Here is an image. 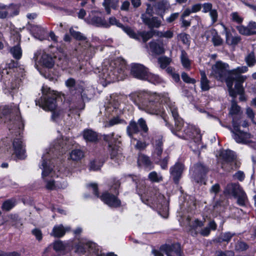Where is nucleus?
<instances>
[{
    "label": "nucleus",
    "instance_id": "4c0bfd02",
    "mask_svg": "<svg viewBox=\"0 0 256 256\" xmlns=\"http://www.w3.org/2000/svg\"><path fill=\"white\" fill-rule=\"evenodd\" d=\"M32 31L36 38L41 40L44 39L45 30L44 28L38 26H35L32 28Z\"/></svg>",
    "mask_w": 256,
    "mask_h": 256
},
{
    "label": "nucleus",
    "instance_id": "39448f33",
    "mask_svg": "<svg viewBox=\"0 0 256 256\" xmlns=\"http://www.w3.org/2000/svg\"><path fill=\"white\" fill-rule=\"evenodd\" d=\"M66 85L69 88L71 95L72 101L74 106L77 110H83L84 108V101L88 100L86 94L83 86L76 84L75 80L70 78L66 81Z\"/></svg>",
    "mask_w": 256,
    "mask_h": 256
},
{
    "label": "nucleus",
    "instance_id": "5701e85b",
    "mask_svg": "<svg viewBox=\"0 0 256 256\" xmlns=\"http://www.w3.org/2000/svg\"><path fill=\"white\" fill-rule=\"evenodd\" d=\"M97 248V245L94 242H88L86 244L80 242L77 245L76 252L78 254H84L88 250L90 252H95Z\"/></svg>",
    "mask_w": 256,
    "mask_h": 256
},
{
    "label": "nucleus",
    "instance_id": "0e129e2a",
    "mask_svg": "<svg viewBox=\"0 0 256 256\" xmlns=\"http://www.w3.org/2000/svg\"><path fill=\"white\" fill-rule=\"evenodd\" d=\"M122 122H123V120H120L118 117H114L110 120L108 124L106 125V126H112L115 124H120Z\"/></svg>",
    "mask_w": 256,
    "mask_h": 256
},
{
    "label": "nucleus",
    "instance_id": "a18cd8bd",
    "mask_svg": "<svg viewBox=\"0 0 256 256\" xmlns=\"http://www.w3.org/2000/svg\"><path fill=\"white\" fill-rule=\"evenodd\" d=\"M237 30L238 31V32L243 35H246V36H250V35H253L254 32L250 30V29L248 26H244L242 25H240L238 26H237L236 27Z\"/></svg>",
    "mask_w": 256,
    "mask_h": 256
},
{
    "label": "nucleus",
    "instance_id": "393cba45",
    "mask_svg": "<svg viewBox=\"0 0 256 256\" xmlns=\"http://www.w3.org/2000/svg\"><path fill=\"white\" fill-rule=\"evenodd\" d=\"M204 36L208 40L210 36H212V40L215 46H220L222 43V38L218 36L215 29H210L206 31L204 33Z\"/></svg>",
    "mask_w": 256,
    "mask_h": 256
},
{
    "label": "nucleus",
    "instance_id": "49530a36",
    "mask_svg": "<svg viewBox=\"0 0 256 256\" xmlns=\"http://www.w3.org/2000/svg\"><path fill=\"white\" fill-rule=\"evenodd\" d=\"M70 32L72 36L78 40H85L86 38L80 32L76 31L72 28H70Z\"/></svg>",
    "mask_w": 256,
    "mask_h": 256
},
{
    "label": "nucleus",
    "instance_id": "09e8293b",
    "mask_svg": "<svg viewBox=\"0 0 256 256\" xmlns=\"http://www.w3.org/2000/svg\"><path fill=\"white\" fill-rule=\"evenodd\" d=\"M178 38L181 40L182 42L188 46L190 44V36L186 33H181L178 34Z\"/></svg>",
    "mask_w": 256,
    "mask_h": 256
},
{
    "label": "nucleus",
    "instance_id": "b1692460",
    "mask_svg": "<svg viewBox=\"0 0 256 256\" xmlns=\"http://www.w3.org/2000/svg\"><path fill=\"white\" fill-rule=\"evenodd\" d=\"M193 171V175L194 176V180L196 182H198V180L196 178V176L201 179L202 176L205 174L208 171V168L200 163H198L195 164L192 168Z\"/></svg>",
    "mask_w": 256,
    "mask_h": 256
},
{
    "label": "nucleus",
    "instance_id": "2f4dec72",
    "mask_svg": "<svg viewBox=\"0 0 256 256\" xmlns=\"http://www.w3.org/2000/svg\"><path fill=\"white\" fill-rule=\"evenodd\" d=\"M67 247V244L60 240H57L53 244V248L58 255H64Z\"/></svg>",
    "mask_w": 256,
    "mask_h": 256
},
{
    "label": "nucleus",
    "instance_id": "79ce46f5",
    "mask_svg": "<svg viewBox=\"0 0 256 256\" xmlns=\"http://www.w3.org/2000/svg\"><path fill=\"white\" fill-rule=\"evenodd\" d=\"M148 74L144 80H147L154 84H160L162 82V78L158 76L153 74L149 72Z\"/></svg>",
    "mask_w": 256,
    "mask_h": 256
},
{
    "label": "nucleus",
    "instance_id": "69168bd1",
    "mask_svg": "<svg viewBox=\"0 0 256 256\" xmlns=\"http://www.w3.org/2000/svg\"><path fill=\"white\" fill-rule=\"evenodd\" d=\"M169 6V4L168 2L166 0H163L162 2H158L157 4L158 8L163 11L165 10L166 9H168Z\"/></svg>",
    "mask_w": 256,
    "mask_h": 256
},
{
    "label": "nucleus",
    "instance_id": "cd10ccee",
    "mask_svg": "<svg viewBox=\"0 0 256 256\" xmlns=\"http://www.w3.org/2000/svg\"><path fill=\"white\" fill-rule=\"evenodd\" d=\"M70 230L69 226L64 227L62 224L56 225L53 228L50 235L56 238H61L65 234L66 232Z\"/></svg>",
    "mask_w": 256,
    "mask_h": 256
},
{
    "label": "nucleus",
    "instance_id": "4d7b16f0",
    "mask_svg": "<svg viewBox=\"0 0 256 256\" xmlns=\"http://www.w3.org/2000/svg\"><path fill=\"white\" fill-rule=\"evenodd\" d=\"M137 124L138 128H140V130H142L145 132L148 131V127L146 125V122L143 118H141L138 119Z\"/></svg>",
    "mask_w": 256,
    "mask_h": 256
},
{
    "label": "nucleus",
    "instance_id": "473e14b6",
    "mask_svg": "<svg viewBox=\"0 0 256 256\" xmlns=\"http://www.w3.org/2000/svg\"><path fill=\"white\" fill-rule=\"evenodd\" d=\"M102 4L106 13L109 14L110 13V8L115 10L118 7V0H104Z\"/></svg>",
    "mask_w": 256,
    "mask_h": 256
},
{
    "label": "nucleus",
    "instance_id": "c756f323",
    "mask_svg": "<svg viewBox=\"0 0 256 256\" xmlns=\"http://www.w3.org/2000/svg\"><path fill=\"white\" fill-rule=\"evenodd\" d=\"M162 144L161 138H158L153 142L154 151L152 154L154 157L157 156L158 158L160 157L163 151Z\"/></svg>",
    "mask_w": 256,
    "mask_h": 256
},
{
    "label": "nucleus",
    "instance_id": "bb28decb",
    "mask_svg": "<svg viewBox=\"0 0 256 256\" xmlns=\"http://www.w3.org/2000/svg\"><path fill=\"white\" fill-rule=\"evenodd\" d=\"M220 158L222 160V164H230L236 158L234 152L230 150L222 151L220 154Z\"/></svg>",
    "mask_w": 256,
    "mask_h": 256
},
{
    "label": "nucleus",
    "instance_id": "72a5a7b5",
    "mask_svg": "<svg viewBox=\"0 0 256 256\" xmlns=\"http://www.w3.org/2000/svg\"><path fill=\"white\" fill-rule=\"evenodd\" d=\"M200 88L204 91L208 90L210 88V82L208 79L204 70L200 71Z\"/></svg>",
    "mask_w": 256,
    "mask_h": 256
},
{
    "label": "nucleus",
    "instance_id": "c9c22d12",
    "mask_svg": "<svg viewBox=\"0 0 256 256\" xmlns=\"http://www.w3.org/2000/svg\"><path fill=\"white\" fill-rule=\"evenodd\" d=\"M204 226V222H203L199 220L198 219H196L192 224L190 226L189 231L192 236H196L198 234L196 228L198 227H202Z\"/></svg>",
    "mask_w": 256,
    "mask_h": 256
},
{
    "label": "nucleus",
    "instance_id": "6ab92c4d",
    "mask_svg": "<svg viewBox=\"0 0 256 256\" xmlns=\"http://www.w3.org/2000/svg\"><path fill=\"white\" fill-rule=\"evenodd\" d=\"M13 148L14 154L18 158L22 160L26 158V150L20 137L14 140Z\"/></svg>",
    "mask_w": 256,
    "mask_h": 256
},
{
    "label": "nucleus",
    "instance_id": "f03ea898",
    "mask_svg": "<svg viewBox=\"0 0 256 256\" xmlns=\"http://www.w3.org/2000/svg\"><path fill=\"white\" fill-rule=\"evenodd\" d=\"M168 106L175 122L174 128L172 130V132L180 138L186 140L191 138L195 142H200L202 140L200 130L192 125L184 126V122L179 116L177 108L173 104H170Z\"/></svg>",
    "mask_w": 256,
    "mask_h": 256
},
{
    "label": "nucleus",
    "instance_id": "ea45409f",
    "mask_svg": "<svg viewBox=\"0 0 256 256\" xmlns=\"http://www.w3.org/2000/svg\"><path fill=\"white\" fill-rule=\"evenodd\" d=\"M180 61L182 66L186 69H190V61L188 58V54L184 50H181Z\"/></svg>",
    "mask_w": 256,
    "mask_h": 256
},
{
    "label": "nucleus",
    "instance_id": "ddd939ff",
    "mask_svg": "<svg viewBox=\"0 0 256 256\" xmlns=\"http://www.w3.org/2000/svg\"><path fill=\"white\" fill-rule=\"evenodd\" d=\"M212 4L210 2H205L202 4H196L192 6L190 8L192 13H196L200 10L202 8V12L209 13V16L211 18L212 24L216 23L218 20V12L216 9L212 8Z\"/></svg>",
    "mask_w": 256,
    "mask_h": 256
},
{
    "label": "nucleus",
    "instance_id": "e2e57ef3",
    "mask_svg": "<svg viewBox=\"0 0 256 256\" xmlns=\"http://www.w3.org/2000/svg\"><path fill=\"white\" fill-rule=\"evenodd\" d=\"M182 78L185 82L188 84H194L196 82V80L194 78H190L186 72H182Z\"/></svg>",
    "mask_w": 256,
    "mask_h": 256
},
{
    "label": "nucleus",
    "instance_id": "774afa93",
    "mask_svg": "<svg viewBox=\"0 0 256 256\" xmlns=\"http://www.w3.org/2000/svg\"><path fill=\"white\" fill-rule=\"evenodd\" d=\"M32 234L36 236V238L38 240H42V233L40 230L35 228L32 230Z\"/></svg>",
    "mask_w": 256,
    "mask_h": 256
},
{
    "label": "nucleus",
    "instance_id": "6e6552de",
    "mask_svg": "<svg viewBox=\"0 0 256 256\" xmlns=\"http://www.w3.org/2000/svg\"><path fill=\"white\" fill-rule=\"evenodd\" d=\"M226 195L232 196L237 199V204L240 206H246L248 201L247 195L238 183H230L224 190Z\"/></svg>",
    "mask_w": 256,
    "mask_h": 256
},
{
    "label": "nucleus",
    "instance_id": "7ed1b4c3",
    "mask_svg": "<svg viewBox=\"0 0 256 256\" xmlns=\"http://www.w3.org/2000/svg\"><path fill=\"white\" fill-rule=\"evenodd\" d=\"M48 153L44 154L41 164L40 165V168L42 170V176L45 182L46 188L50 190L66 188L67 183L64 179L56 180V178L58 179V176L56 175L55 172L53 170L50 161L48 159Z\"/></svg>",
    "mask_w": 256,
    "mask_h": 256
},
{
    "label": "nucleus",
    "instance_id": "dca6fc26",
    "mask_svg": "<svg viewBox=\"0 0 256 256\" xmlns=\"http://www.w3.org/2000/svg\"><path fill=\"white\" fill-rule=\"evenodd\" d=\"M64 58H58L56 56L52 57L50 55L42 52L41 54L40 62L44 66L48 68H52L54 64L58 66H62L64 62Z\"/></svg>",
    "mask_w": 256,
    "mask_h": 256
},
{
    "label": "nucleus",
    "instance_id": "603ef678",
    "mask_svg": "<svg viewBox=\"0 0 256 256\" xmlns=\"http://www.w3.org/2000/svg\"><path fill=\"white\" fill-rule=\"evenodd\" d=\"M132 140H136V143L134 145V147L136 150H144L148 145V144L145 141L137 140L136 139L134 138H132Z\"/></svg>",
    "mask_w": 256,
    "mask_h": 256
},
{
    "label": "nucleus",
    "instance_id": "37998d69",
    "mask_svg": "<svg viewBox=\"0 0 256 256\" xmlns=\"http://www.w3.org/2000/svg\"><path fill=\"white\" fill-rule=\"evenodd\" d=\"M10 52L13 57L16 60H19L22 57V50L19 45L12 47L10 50Z\"/></svg>",
    "mask_w": 256,
    "mask_h": 256
},
{
    "label": "nucleus",
    "instance_id": "680f3d73",
    "mask_svg": "<svg viewBox=\"0 0 256 256\" xmlns=\"http://www.w3.org/2000/svg\"><path fill=\"white\" fill-rule=\"evenodd\" d=\"M156 200H154V202L156 204L162 205L166 202L165 198L164 195L160 194H158L156 196Z\"/></svg>",
    "mask_w": 256,
    "mask_h": 256
},
{
    "label": "nucleus",
    "instance_id": "58836bf2",
    "mask_svg": "<svg viewBox=\"0 0 256 256\" xmlns=\"http://www.w3.org/2000/svg\"><path fill=\"white\" fill-rule=\"evenodd\" d=\"M83 136L86 141L94 142L98 138L97 134L90 130H86L84 131Z\"/></svg>",
    "mask_w": 256,
    "mask_h": 256
},
{
    "label": "nucleus",
    "instance_id": "7c9ffc66",
    "mask_svg": "<svg viewBox=\"0 0 256 256\" xmlns=\"http://www.w3.org/2000/svg\"><path fill=\"white\" fill-rule=\"evenodd\" d=\"M150 51L156 54H160L164 52L162 44H160L156 40H152L148 44Z\"/></svg>",
    "mask_w": 256,
    "mask_h": 256
},
{
    "label": "nucleus",
    "instance_id": "9d476101",
    "mask_svg": "<svg viewBox=\"0 0 256 256\" xmlns=\"http://www.w3.org/2000/svg\"><path fill=\"white\" fill-rule=\"evenodd\" d=\"M248 71V68L246 66H238L236 68L230 70V75L234 78L236 81L234 86L235 92L237 94H241L244 92V88L242 86L243 82L247 79L246 76L241 75V74L245 73Z\"/></svg>",
    "mask_w": 256,
    "mask_h": 256
},
{
    "label": "nucleus",
    "instance_id": "9b49d317",
    "mask_svg": "<svg viewBox=\"0 0 256 256\" xmlns=\"http://www.w3.org/2000/svg\"><path fill=\"white\" fill-rule=\"evenodd\" d=\"M235 120L236 118H233L232 126L234 130L232 132L233 133L232 137L236 142L244 144H250L254 142L252 140L253 136L250 134L241 131L240 130L239 124Z\"/></svg>",
    "mask_w": 256,
    "mask_h": 256
},
{
    "label": "nucleus",
    "instance_id": "4468645a",
    "mask_svg": "<svg viewBox=\"0 0 256 256\" xmlns=\"http://www.w3.org/2000/svg\"><path fill=\"white\" fill-rule=\"evenodd\" d=\"M114 136L113 133L108 135H104V139L108 143L111 158H116V160H121L122 158L121 154V148L116 145V142L115 138H114Z\"/></svg>",
    "mask_w": 256,
    "mask_h": 256
},
{
    "label": "nucleus",
    "instance_id": "13d9d810",
    "mask_svg": "<svg viewBox=\"0 0 256 256\" xmlns=\"http://www.w3.org/2000/svg\"><path fill=\"white\" fill-rule=\"evenodd\" d=\"M150 180L154 182H159L162 181V178L161 176L158 175L156 172H152L148 174Z\"/></svg>",
    "mask_w": 256,
    "mask_h": 256
},
{
    "label": "nucleus",
    "instance_id": "f8f14e48",
    "mask_svg": "<svg viewBox=\"0 0 256 256\" xmlns=\"http://www.w3.org/2000/svg\"><path fill=\"white\" fill-rule=\"evenodd\" d=\"M152 253L154 256H164L165 253L167 256H182L180 246L178 244L171 246L165 244L162 246L159 250L154 249Z\"/></svg>",
    "mask_w": 256,
    "mask_h": 256
},
{
    "label": "nucleus",
    "instance_id": "f704fd0d",
    "mask_svg": "<svg viewBox=\"0 0 256 256\" xmlns=\"http://www.w3.org/2000/svg\"><path fill=\"white\" fill-rule=\"evenodd\" d=\"M140 131V129L137 123L134 120H131L127 126L126 132L128 136L132 137V135L137 134Z\"/></svg>",
    "mask_w": 256,
    "mask_h": 256
},
{
    "label": "nucleus",
    "instance_id": "1a4fd4ad",
    "mask_svg": "<svg viewBox=\"0 0 256 256\" xmlns=\"http://www.w3.org/2000/svg\"><path fill=\"white\" fill-rule=\"evenodd\" d=\"M2 116L8 120H11L14 117H15L16 120L19 123L20 122L18 126V132L20 135V129L23 128V124L20 122L21 118L20 116L18 104L12 103L10 104L0 106V118H2Z\"/></svg>",
    "mask_w": 256,
    "mask_h": 256
},
{
    "label": "nucleus",
    "instance_id": "864d4df0",
    "mask_svg": "<svg viewBox=\"0 0 256 256\" xmlns=\"http://www.w3.org/2000/svg\"><path fill=\"white\" fill-rule=\"evenodd\" d=\"M230 16L232 20L234 22L240 24L243 22V18L238 12H233Z\"/></svg>",
    "mask_w": 256,
    "mask_h": 256
},
{
    "label": "nucleus",
    "instance_id": "5fc2aeb1",
    "mask_svg": "<svg viewBox=\"0 0 256 256\" xmlns=\"http://www.w3.org/2000/svg\"><path fill=\"white\" fill-rule=\"evenodd\" d=\"M158 62L160 68L164 69L170 64V59L166 57H161L158 58Z\"/></svg>",
    "mask_w": 256,
    "mask_h": 256
},
{
    "label": "nucleus",
    "instance_id": "de8ad7c7",
    "mask_svg": "<svg viewBox=\"0 0 256 256\" xmlns=\"http://www.w3.org/2000/svg\"><path fill=\"white\" fill-rule=\"evenodd\" d=\"M240 113V108L236 103L232 100V102L231 108L230 110V114L232 116L238 115Z\"/></svg>",
    "mask_w": 256,
    "mask_h": 256
},
{
    "label": "nucleus",
    "instance_id": "423d86ee",
    "mask_svg": "<svg viewBox=\"0 0 256 256\" xmlns=\"http://www.w3.org/2000/svg\"><path fill=\"white\" fill-rule=\"evenodd\" d=\"M116 64V62H112L108 66H104L99 76L102 85L106 86L108 84L123 78L122 74L124 72V69L122 68H115Z\"/></svg>",
    "mask_w": 256,
    "mask_h": 256
},
{
    "label": "nucleus",
    "instance_id": "2eb2a0df",
    "mask_svg": "<svg viewBox=\"0 0 256 256\" xmlns=\"http://www.w3.org/2000/svg\"><path fill=\"white\" fill-rule=\"evenodd\" d=\"M122 29L131 38L140 40V38H142L144 42H146L149 39L152 38L155 32V30H151L148 32H142L136 33L133 30L128 26L123 27Z\"/></svg>",
    "mask_w": 256,
    "mask_h": 256
},
{
    "label": "nucleus",
    "instance_id": "0eeeda50",
    "mask_svg": "<svg viewBox=\"0 0 256 256\" xmlns=\"http://www.w3.org/2000/svg\"><path fill=\"white\" fill-rule=\"evenodd\" d=\"M42 98L38 100H36V104L45 110L53 112L56 107V98L58 96V92L50 90L47 86H42Z\"/></svg>",
    "mask_w": 256,
    "mask_h": 256
},
{
    "label": "nucleus",
    "instance_id": "a19ab883",
    "mask_svg": "<svg viewBox=\"0 0 256 256\" xmlns=\"http://www.w3.org/2000/svg\"><path fill=\"white\" fill-rule=\"evenodd\" d=\"M84 156L82 151L79 149L74 150L70 153V158L74 161L80 160Z\"/></svg>",
    "mask_w": 256,
    "mask_h": 256
},
{
    "label": "nucleus",
    "instance_id": "a211bd4d",
    "mask_svg": "<svg viewBox=\"0 0 256 256\" xmlns=\"http://www.w3.org/2000/svg\"><path fill=\"white\" fill-rule=\"evenodd\" d=\"M148 70L140 64H134L131 68L132 74L135 78L144 80L148 74Z\"/></svg>",
    "mask_w": 256,
    "mask_h": 256
},
{
    "label": "nucleus",
    "instance_id": "8fccbe9b",
    "mask_svg": "<svg viewBox=\"0 0 256 256\" xmlns=\"http://www.w3.org/2000/svg\"><path fill=\"white\" fill-rule=\"evenodd\" d=\"M16 205V200H8L5 201L2 206V208L4 210L8 211L10 210Z\"/></svg>",
    "mask_w": 256,
    "mask_h": 256
},
{
    "label": "nucleus",
    "instance_id": "f257e3e1",
    "mask_svg": "<svg viewBox=\"0 0 256 256\" xmlns=\"http://www.w3.org/2000/svg\"><path fill=\"white\" fill-rule=\"evenodd\" d=\"M129 98L140 110L152 115L162 114L164 112L162 104L168 100L166 96L145 91L132 92Z\"/></svg>",
    "mask_w": 256,
    "mask_h": 256
},
{
    "label": "nucleus",
    "instance_id": "f3484780",
    "mask_svg": "<svg viewBox=\"0 0 256 256\" xmlns=\"http://www.w3.org/2000/svg\"><path fill=\"white\" fill-rule=\"evenodd\" d=\"M100 13L92 12L89 17L87 18L88 23L97 27L107 28L110 24L104 18L100 16Z\"/></svg>",
    "mask_w": 256,
    "mask_h": 256
},
{
    "label": "nucleus",
    "instance_id": "e433bc0d",
    "mask_svg": "<svg viewBox=\"0 0 256 256\" xmlns=\"http://www.w3.org/2000/svg\"><path fill=\"white\" fill-rule=\"evenodd\" d=\"M138 164L139 166L148 167L150 166L152 162L148 156L140 154L138 156Z\"/></svg>",
    "mask_w": 256,
    "mask_h": 256
},
{
    "label": "nucleus",
    "instance_id": "a878e982",
    "mask_svg": "<svg viewBox=\"0 0 256 256\" xmlns=\"http://www.w3.org/2000/svg\"><path fill=\"white\" fill-rule=\"evenodd\" d=\"M220 24L224 28L226 43L230 45H236L238 44L241 40L240 36H232L230 31L223 24Z\"/></svg>",
    "mask_w": 256,
    "mask_h": 256
},
{
    "label": "nucleus",
    "instance_id": "4be33fe9",
    "mask_svg": "<svg viewBox=\"0 0 256 256\" xmlns=\"http://www.w3.org/2000/svg\"><path fill=\"white\" fill-rule=\"evenodd\" d=\"M184 170V165L180 162H176L170 168V173L173 178L175 183L177 184Z\"/></svg>",
    "mask_w": 256,
    "mask_h": 256
},
{
    "label": "nucleus",
    "instance_id": "bf43d9fd",
    "mask_svg": "<svg viewBox=\"0 0 256 256\" xmlns=\"http://www.w3.org/2000/svg\"><path fill=\"white\" fill-rule=\"evenodd\" d=\"M102 163L97 160H93L90 162V168L92 170H98L100 169L102 166Z\"/></svg>",
    "mask_w": 256,
    "mask_h": 256
},
{
    "label": "nucleus",
    "instance_id": "338daca9",
    "mask_svg": "<svg viewBox=\"0 0 256 256\" xmlns=\"http://www.w3.org/2000/svg\"><path fill=\"white\" fill-rule=\"evenodd\" d=\"M20 80L17 79L14 82H12L10 84H8V90H16L20 84Z\"/></svg>",
    "mask_w": 256,
    "mask_h": 256
},
{
    "label": "nucleus",
    "instance_id": "aec40b11",
    "mask_svg": "<svg viewBox=\"0 0 256 256\" xmlns=\"http://www.w3.org/2000/svg\"><path fill=\"white\" fill-rule=\"evenodd\" d=\"M100 198L106 204L111 207H118L120 205V201L114 194L106 192L100 196Z\"/></svg>",
    "mask_w": 256,
    "mask_h": 256
},
{
    "label": "nucleus",
    "instance_id": "6e6d98bb",
    "mask_svg": "<svg viewBox=\"0 0 256 256\" xmlns=\"http://www.w3.org/2000/svg\"><path fill=\"white\" fill-rule=\"evenodd\" d=\"M248 246L244 242H238L235 246V250L238 252H242L246 250Z\"/></svg>",
    "mask_w": 256,
    "mask_h": 256
},
{
    "label": "nucleus",
    "instance_id": "412c9836",
    "mask_svg": "<svg viewBox=\"0 0 256 256\" xmlns=\"http://www.w3.org/2000/svg\"><path fill=\"white\" fill-rule=\"evenodd\" d=\"M74 144V142L72 139L70 138H65L57 140L56 142H54V148L60 150L61 148L63 150L62 152L66 151L70 148L71 146Z\"/></svg>",
    "mask_w": 256,
    "mask_h": 256
},
{
    "label": "nucleus",
    "instance_id": "20e7f679",
    "mask_svg": "<svg viewBox=\"0 0 256 256\" xmlns=\"http://www.w3.org/2000/svg\"><path fill=\"white\" fill-rule=\"evenodd\" d=\"M211 74L220 81H225L230 96L232 97L236 96V92L232 88L234 77L230 75V70H229L228 64L217 62L212 66Z\"/></svg>",
    "mask_w": 256,
    "mask_h": 256
},
{
    "label": "nucleus",
    "instance_id": "3c124183",
    "mask_svg": "<svg viewBox=\"0 0 256 256\" xmlns=\"http://www.w3.org/2000/svg\"><path fill=\"white\" fill-rule=\"evenodd\" d=\"M246 62L249 66L251 67L254 66L256 63V60L255 58L254 53V52H250L246 58Z\"/></svg>",
    "mask_w": 256,
    "mask_h": 256
},
{
    "label": "nucleus",
    "instance_id": "c03bdc74",
    "mask_svg": "<svg viewBox=\"0 0 256 256\" xmlns=\"http://www.w3.org/2000/svg\"><path fill=\"white\" fill-rule=\"evenodd\" d=\"M234 235L235 234L234 233H231L230 232H225L221 234L217 238L216 240L219 242H228Z\"/></svg>",
    "mask_w": 256,
    "mask_h": 256
},
{
    "label": "nucleus",
    "instance_id": "052dcab7",
    "mask_svg": "<svg viewBox=\"0 0 256 256\" xmlns=\"http://www.w3.org/2000/svg\"><path fill=\"white\" fill-rule=\"evenodd\" d=\"M12 6H7L5 9H0V18H5L8 16L9 12L12 8Z\"/></svg>",
    "mask_w": 256,
    "mask_h": 256
},
{
    "label": "nucleus",
    "instance_id": "c85d7f7f",
    "mask_svg": "<svg viewBox=\"0 0 256 256\" xmlns=\"http://www.w3.org/2000/svg\"><path fill=\"white\" fill-rule=\"evenodd\" d=\"M143 22L150 28H159L161 25V22L156 17H148L146 15H142Z\"/></svg>",
    "mask_w": 256,
    "mask_h": 256
}]
</instances>
